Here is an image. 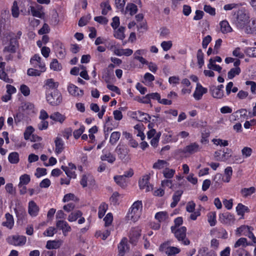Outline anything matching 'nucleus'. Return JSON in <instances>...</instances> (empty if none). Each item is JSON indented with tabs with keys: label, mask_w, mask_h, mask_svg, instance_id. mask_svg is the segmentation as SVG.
Listing matches in <instances>:
<instances>
[{
	"label": "nucleus",
	"mask_w": 256,
	"mask_h": 256,
	"mask_svg": "<svg viewBox=\"0 0 256 256\" xmlns=\"http://www.w3.org/2000/svg\"><path fill=\"white\" fill-rule=\"evenodd\" d=\"M108 209V205L104 203H102L98 208V215L99 218H102Z\"/></svg>",
	"instance_id": "47"
},
{
	"label": "nucleus",
	"mask_w": 256,
	"mask_h": 256,
	"mask_svg": "<svg viewBox=\"0 0 256 256\" xmlns=\"http://www.w3.org/2000/svg\"><path fill=\"white\" fill-rule=\"evenodd\" d=\"M210 90L214 98H222L224 96V91L217 88L216 86H211Z\"/></svg>",
	"instance_id": "17"
},
{
	"label": "nucleus",
	"mask_w": 256,
	"mask_h": 256,
	"mask_svg": "<svg viewBox=\"0 0 256 256\" xmlns=\"http://www.w3.org/2000/svg\"><path fill=\"white\" fill-rule=\"evenodd\" d=\"M252 228L247 226L243 225L238 228L236 230V234L238 236L244 235V234H248Z\"/></svg>",
	"instance_id": "30"
},
{
	"label": "nucleus",
	"mask_w": 256,
	"mask_h": 256,
	"mask_svg": "<svg viewBox=\"0 0 256 256\" xmlns=\"http://www.w3.org/2000/svg\"><path fill=\"white\" fill-rule=\"evenodd\" d=\"M42 70H38L34 68H28L27 72V74L30 76H40L42 72Z\"/></svg>",
	"instance_id": "56"
},
{
	"label": "nucleus",
	"mask_w": 256,
	"mask_h": 256,
	"mask_svg": "<svg viewBox=\"0 0 256 256\" xmlns=\"http://www.w3.org/2000/svg\"><path fill=\"white\" fill-rule=\"evenodd\" d=\"M19 47L18 40L15 38H11L8 46L4 47L2 52L4 54H14Z\"/></svg>",
	"instance_id": "5"
},
{
	"label": "nucleus",
	"mask_w": 256,
	"mask_h": 256,
	"mask_svg": "<svg viewBox=\"0 0 256 256\" xmlns=\"http://www.w3.org/2000/svg\"><path fill=\"white\" fill-rule=\"evenodd\" d=\"M8 160L11 164H16L19 162V154L17 152H12L10 154Z\"/></svg>",
	"instance_id": "35"
},
{
	"label": "nucleus",
	"mask_w": 256,
	"mask_h": 256,
	"mask_svg": "<svg viewBox=\"0 0 256 256\" xmlns=\"http://www.w3.org/2000/svg\"><path fill=\"white\" fill-rule=\"evenodd\" d=\"M186 228L185 226H182L176 230L174 232V236L178 241H181L184 245H188L190 244V240L186 238Z\"/></svg>",
	"instance_id": "4"
},
{
	"label": "nucleus",
	"mask_w": 256,
	"mask_h": 256,
	"mask_svg": "<svg viewBox=\"0 0 256 256\" xmlns=\"http://www.w3.org/2000/svg\"><path fill=\"white\" fill-rule=\"evenodd\" d=\"M204 54L202 50L201 49H199L197 52L196 58L198 60V64L200 68H202L204 64Z\"/></svg>",
	"instance_id": "45"
},
{
	"label": "nucleus",
	"mask_w": 256,
	"mask_h": 256,
	"mask_svg": "<svg viewBox=\"0 0 256 256\" xmlns=\"http://www.w3.org/2000/svg\"><path fill=\"white\" fill-rule=\"evenodd\" d=\"M69 93L75 96H82L84 94V91L79 90L78 88L73 84H70L68 87Z\"/></svg>",
	"instance_id": "13"
},
{
	"label": "nucleus",
	"mask_w": 256,
	"mask_h": 256,
	"mask_svg": "<svg viewBox=\"0 0 256 256\" xmlns=\"http://www.w3.org/2000/svg\"><path fill=\"white\" fill-rule=\"evenodd\" d=\"M113 220L112 214L111 213H108L104 219L105 222V226H109L112 222Z\"/></svg>",
	"instance_id": "62"
},
{
	"label": "nucleus",
	"mask_w": 256,
	"mask_h": 256,
	"mask_svg": "<svg viewBox=\"0 0 256 256\" xmlns=\"http://www.w3.org/2000/svg\"><path fill=\"white\" fill-rule=\"evenodd\" d=\"M124 28L123 26H120L117 30L115 32L114 34V36L116 38L122 40L124 38L125 35L124 34Z\"/></svg>",
	"instance_id": "43"
},
{
	"label": "nucleus",
	"mask_w": 256,
	"mask_h": 256,
	"mask_svg": "<svg viewBox=\"0 0 256 256\" xmlns=\"http://www.w3.org/2000/svg\"><path fill=\"white\" fill-rule=\"evenodd\" d=\"M232 256H250V254L244 249L240 248L233 250Z\"/></svg>",
	"instance_id": "40"
},
{
	"label": "nucleus",
	"mask_w": 256,
	"mask_h": 256,
	"mask_svg": "<svg viewBox=\"0 0 256 256\" xmlns=\"http://www.w3.org/2000/svg\"><path fill=\"white\" fill-rule=\"evenodd\" d=\"M91 18L90 14L82 17L78 21V24L80 26H86Z\"/></svg>",
	"instance_id": "48"
},
{
	"label": "nucleus",
	"mask_w": 256,
	"mask_h": 256,
	"mask_svg": "<svg viewBox=\"0 0 256 256\" xmlns=\"http://www.w3.org/2000/svg\"><path fill=\"white\" fill-rule=\"evenodd\" d=\"M114 180L117 184L122 188H124L126 186V179L122 175L114 176Z\"/></svg>",
	"instance_id": "29"
},
{
	"label": "nucleus",
	"mask_w": 256,
	"mask_h": 256,
	"mask_svg": "<svg viewBox=\"0 0 256 256\" xmlns=\"http://www.w3.org/2000/svg\"><path fill=\"white\" fill-rule=\"evenodd\" d=\"M100 158L103 161H107L110 164H113L116 160L115 156L110 152H108L101 156Z\"/></svg>",
	"instance_id": "28"
},
{
	"label": "nucleus",
	"mask_w": 256,
	"mask_h": 256,
	"mask_svg": "<svg viewBox=\"0 0 256 256\" xmlns=\"http://www.w3.org/2000/svg\"><path fill=\"white\" fill-rule=\"evenodd\" d=\"M142 208V202L140 200L135 202L132 205L130 210H129L127 217L130 220L135 222L140 217Z\"/></svg>",
	"instance_id": "1"
},
{
	"label": "nucleus",
	"mask_w": 256,
	"mask_h": 256,
	"mask_svg": "<svg viewBox=\"0 0 256 256\" xmlns=\"http://www.w3.org/2000/svg\"><path fill=\"white\" fill-rule=\"evenodd\" d=\"M220 220L224 224H230L234 221V216L230 212H226L220 215Z\"/></svg>",
	"instance_id": "15"
},
{
	"label": "nucleus",
	"mask_w": 256,
	"mask_h": 256,
	"mask_svg": "<svg viewBox=\"0 0 256 256\" xmlns=\"http://www.w3.org/2000/svg\"><path fill=\"white\" fill-rule=\"evenodd\" d=\"M249 20V16L243 10L237 12L236 24L238 28L244 29Z\"/></svg>",
	"instance_id": "2"
},
{
	"label": "nucleus",
	"mask_w": 256,
	"mask_h": 256,
	"mask_svg": "<svg viewBox=\"0 0 256 256\" xmlns=\"http://www.w3.org/2000/svg\"><path fill=\"white\" fill-rule=\"evenodd\" d=\"M48 102L52 106H58L62 102V96L58 90H54L46 96Z\"/></svg>",
	"instance_id": "3"
},
{
	"label": "nucleus",
	"mask_w": 256,
	"mask_h": 256,
	"mask_svg": "<svg viewBox=\"0 0 256 256\" xmlns=\"http://www.w3.org/2000/svg\"><path fill=\"white\" fill-rule=\"evenodd\" d=\"M50 118L52 120L62 123L66 120V116L59 112H54L50 115Z\"/></svg>",
	"instance_id": "22"
},
{
	"label": "nucleus",
	"mask_w": 256,
	"mask_h": 256,
	"mask_svg": "<svg viewBox=\"0 0 256 256\" xmlns=\"http://www.w3.org/2000/svg\"><path fill=\"white\" fill-rule=\"evenodd\" d=\"M82 214L80 210H76L72 212L68 216V220L70 222H72L76 220L78 218H80Z\"/></svg>",
	"instance_id": "33"
},
{
	"label": "nucleus",
	"mask_w": 256,
	"mask_h": 256,
	"mask_svg": "<svg viewBox=\"0 0 256 256\" xmlns=\"http://www.w3.org/2000/svg\"><path fill=\"white\" fill-rule=\"evenodd\" d=\"M84 126H81L80 128L75 130L73 132L74 138L76 139L78 138L84 132Z\"/></svg>",
	"instance_id": "60"
},
{
	"label": "nucleus",
	"mask_w": 256,
	"mask_h": 256,
	"mask_svg": "<svg viewBox=\"0 0 256 256\" xmlns=\"http://www.w3.org/2000/svg\"><path fill=\"white\" fill-rule=\"evenodd\" d=\"M5 216L6 218V221L2 222V225L4 226H6L10 229H12L14 224L13 216L9 213H6Z\"/></svg>",
	"instance_id": "20"
},
{
	"label": "nucleus",
	"mask_w": 256,
	"mask_h": 256,
	"mask_svg": "<svg viewBox=\"0 0 256 256\" xmlns=\"http://www.w3.org/2000/svg\"><path fill=\"white\" fill-rule=\"evenodd\" d=\"M90 180L91 182H94V180L92 178V177L90 175L84 174L82 176L80 182V184L83 188H85L88 186V182Z\"/></svg>",
	"instance_id": "37"
},
{
	"label": "nucleus",
	"mask_w": 256,
	"mask_h": 256,
	"mask_svg": "<svg viewBox=\"0 0 256 256\" xmlns=\"http://www.w3.org/2000/svg\"><path fill=\"white\" fill-rule=\"evenodd\" d=\"M169 164L164 160H158L154 164L152 168L154 169L161 170L168 166Z\"/></svg>",
	"instance_id": "24"
},
{
	"label": "nucleus",
	"mask_w": 256,
	"mask_h": 256,
	"mask_svg": "<svg viewBox=\"0 0 256 256\" xmlns=\"http://www.w3.org/2000/svg\"><path fill=\"white\" fill-rule=\"evenodd\" d=\"M30 10L32 15L38 18H42L44 14H42L38 10H36L34 6H30Z\"/></svg>",
	"instance_id": "55"
},
{
	"label": "nucleus",
	"mask_w": 256,
	"mask_h": 256,
	"mask_svg": "<svg viewBox=\"0 0 256 256\" xmlns=\"http://www.w3.org/2000/svg\"><path fill=\"white\" fill-rule=\"evenodd\" d=\"M247 240L244 238H239L235 243L234 247L235 248H238L240 246H248Z\"/></svg>",
	"instance_id": "50"
},
{
	"label": "nucleus",
	"mask_w": 256,
	"mask_h": 256,
	"mask_svg": "<svg viewBox=\"0 0 256 256\" xmlns=\"http://www.w3.org/2000/svg\"><path fill=\"white\" fill-rule=\"evenodd\" d=\"M133 53V50L130 48L126 49H116L114 50V54L118 56H130Z\"/></svg>",
	"instance_id": "23"
},
{
	"label": "nucleus",
	"mask_w": 256,
	"mask_h": 256,
	"mask_svg": "<svg viewBox=\"0 0 256 256\" xmlns=\"http://www.w3.org/2000/svg\"><path fill=\"white\" fill-rule=\"evenodd\" d=\"M236 211L238 215L243 218L245 212H250V209L248 206L241 203H239L236 208Z\"/></svg>",
	"instance_id": "21"
},
{
	"label": "nucleus",
	"mask_w": 256,
	"mask_h": 256,
	"mask_svg": "<svg viewBox=\"0 0 256 256\" xmlns=\"http://www.w3.org/2000/svg\"><path fill=\"white\" fill-rule=\"evenodd\" d=\"M12 14L13 17L18 18L19 16V8L18 4V2L14 0L13 2L12 6Z\"/></svg>",
	"instance_id": "46"
},
{
	"label": "nucleus",
	"mask_w": 256,
	"mask_h": 256,
	"mask_svg": "<svg viewBox=\"0 0 256 256\" xmlns=\"http://www.w3.org/2000/svg\"><path fill=\"white\" fill-rule=\"evenodd\" d=\"M58 82H56L53 79L50 78L46 81L44 87H45L46 90L52 89L54 90H56V88L58 87Z\"/></svg>",
	"instance_id": "25"
},
{
	"label": "nucleus",
	"mask_w": 256,
	"mask_h": 256,
	"mask_svg": "<svg viewBox=\"0 0 256 256\" xmlns=\"http://www.w3.org/2000/svg\"><path fill=\"white\" fill-rule=\"evenodd\" d=\"M41 58L38 54H34L30 59V64L34 68H38L42 72H45L46 68L44 62H41Z\"/></svg>",
	"instance_id": "9"
},
{
	"label": "nucleus",
	"mask_w": 256,
	"mask_h": 256,
	"mask_svg": "<svg viewBox=\"0 0 256 256\" xmlns=\"http://www.w3.org/2000/svg\"><path fill=\"white\" fill-rule=\"evenodd\" d=\"M56 226L58 229L62 230V234L64 236H67L68 233L72 230L71 227L64 220H57Z\"/></svg>",
	"instance_id": "8"
},
{
	"label": "nucleus",
	"mask_w": 256,
	"mask_h": 256,
	"mask_svg": "<svg viewBox=\"0 0 256 256\" xmlns=\"http://www.w3.org/2000/svg\"><path fill=\"white\" fill-rule=\"evenodd\" d=\"M20 90L21 92L24 96H28L30 94V90L29 88L25 84H22L20 86Z\"/></svg>",
	"instance_id": "64"
},
{
	"label": "nucleus",
	"mask_w": 256,
	"mask_h": 256,
	"mask_svg": "<svg viewBox=\"0 0 256 256\" xmlns=\"http://www.w3.org/2000/svg\"><path fill=\"white\" fill-rule=\"evenodd\" d=\"M180 252V250L179 248L174 246H170L167 248L166 252V254L174 255L179 253Z\"/></svg>",
	"instance_id": "58"
},
{
	"label": "nucleus",
	"mask_w": 256,
	"mask_h": 256,
	"mask_svg": "<svg viewBox=\"0 0 256 256\" xmlns=\"http://www.w3.org/2000/svg\"><path fill=\"white\" fill-rule=\"evenodd\" d=\"M126 246V240L123 238L118 246V250L120 256H123L125 252V247Z\"/></svg>",
	"instance_id": "44"
},
{
	"label": "nucleus",
	"mask_w": 256,
	"mask_h": 256,
	"mask_svg": "<svg viewBox=\"0 0 256 256\" xmlns=\"http://www.w3.org/2000/svg\"><path fill=\"white\" fill-rule=\"evenodd\" d=\"M204 10L211 16H214L216 14V9L210 5H204Z\"/></svg>",
	"instance_id": "59"
},
{
	"label": "nucleus",
	"mask_w": 256,
	"mask_h": 256,
	"mask_svg": "<svg viewBox=\"0 0 256 256\" xmlns=\"http://www.w3.org/2000/svg\"><path fill=\"white\" fill-rule=\"evenodd\" d=\"M220 31L222 34H227L232 32V29L230 26L228 22L224 20L220 23Z\"/></svg>",
	"instance_id": "19"
},
{
	"label": "nucleus",
	"mask_w": 256,
	"mask_h": 256,
	"mask_svg": "<svg viewBox=\"0 0 256 256\" xmlns=\"http://www.w3.org/2000/svg\"><path fill=\"white\" fill-rule=\"evenodd\" d=\"M241 70L240 67L234 68L230 70L228 73V79L233 78L236 76L238 75L240 73Z\"/></svg>",
	"instance_id": "38"
},
{
	"label": "nucleus",
	"mask_w": 256,
	"mask_h": 256,
	"mask_svg": "<svg viewBox=\"0 0 256 256\" xmlns=\"http://www.w3.org/2000/svg\"><path fill=\"white\" fill-rule=\"evenodd\" d=\"M50 68L55 71H60L62 69V66L56 59H54L50 64Z\"/></svg>",
	"instance_id": "41"
},
{
	"label": "nucleus",
	"mask_w": 256,
	"mask_h": 256,
	"mask_svg": "<svg viewBox=\"0 0 256 256\" xmlns=\"http://www.w3.org/2000/svg\"><path fill=\"white\" fill-rule=\"evenodd\" d=\"M59 247V245L58 242L56 241L49 240L47 242L46 248L48 249H56Z\"/></svg>",
	"instance_id": "57"
},
{
	"label": "nucleus",
	"mask_w": 256,
	"mask_h": 256,
	"mask_svg": "<svg viewBox=\"0 0 256 256\" xmlns=\"http://www.w3.org/2000/svg\"><path fill=\"white\" fill-rule=\"evenodd\" d=\"M175 173V170L173 169L166 168L163 174L164 176L166 178H172Z\"/></svg>",
	"instance_id": "52"
},
{
	"label": "nucleus",
	"mask_w": 256,
	"mask_h": 256,
	"mask_svg": "<svg viewBox=\"0 0 256 256\" xmlns=\"http://www.w3.org/2000/svg\"><path fill=\"white\" fill-rule=\"evenodd\" d=\"M160 46L162 48L163 50L165 52H166L172 48V43L171 40L164 41L161 43Z\"/></svg>",
	"instance_id": "53"
},
{
	"label": "nucleus",
	"mask_w": 256,
	"mask_h": 256,
	"mask_svg": "<svg viewBox=\"0 0 256 256\" xmlns=\"http://www.w3.org/2000/svg\"><path fill=\"white\" fill-rule=\"evenodd\" d=\"M118 156L122 160H125L128 155V150L126 148H122L119 146H118L116 149Z\"/></svg>",
	"instance_id": "26"
},
{
	"label": "nucleus",
	"mask_w": 256,
	"mask_h": 256,
	"mask_svg": "<svg viewBox=\"0 0 256 256\" xmlns=\"http://www.w3.org/2000/svg\"><path fill=\"white\" fill-rule=\"evenodd\" d=\"M200 150L199 145L196 143H192L187 146H186L183 152L185 154L188 153L190 154H193L198 152Z\"/></svg>",
	"instance_id": "12"
},
{
	"label": "nucleus",
	"mask_w": 256,
	"mask_h": 256,
	"mask_svg": "<svg viewBox=\"0 0 256 256\" xmlns=\"http://www.w3.org/2000/svg\"><path fill=\"white\" fill-rule=\"evenodd\" d=\"M244 31L246 34H256V19L252 18L248 22L244 28Z\"/></svg>",
	"instance_id": "10"
},
{
	"label": "nucleus",
	"mask_w": 256,
	"mask_h": 256,
	"mask_svg": "<svg viewBox=\"0 0 256 256\" xmlns=\"http://www.w3.org/2000/svg\"><path fill=\"white\" fill-rule=\"evenodd\" d=\"M61 168L65 172L68 177L74 178L76 177L75 172L68 168V166H62Z\"/></svg>",
	"instance_id": "49"
},
{
	"label": "nucleus",
	"mask_w": 256,
	"mask_h": 256,
	"mask_svg": "<svg viewBox=\"0 0 256 256\" xmlns=\"http://www.w3.org/2000/svg\"><path fill=\"white\" fill-rule=\"evenodd\" d=\"M208 92L206 88H204L200 84H197L196 90L193 94L194 98L196 100H200L202 98L204 94Z\"/></svg>",
	"instance_id": "11"
},
{
	"label": "nucleus",
	"mask_w": 256,
	"mask_h": 256,
	"mask_svg": "<svg viewBox=\"0 0 256 256\" xmlns=\"http://www.w3.org/2000/svg\"><path fill=\"white\" fill-rule=\"evenodd\" d=\"M34 129L32 126H28L24 132V138L28 140L30 138V136L34 132Z\"/></svg>",
	"instance_id": "61"
},
{
	"label": "nucleus",
	"mask_w": 256,
	"mask_h": 256,
	"mask_svg": "<svg viewBox=\"0 0 256 256\" xmlns=\"http://www.w3.org/2000/svg\"><path fill=\"white\" fill-rule=\"evenodd\" d=\"M150 176L149 175L143 176L142 179L139 180L138 184L140 189H146V192H148L152 190V186L150 184L149 180Z\"/></svg>",
	"instance_id": "7"
},
{
	"label": "nucleus",
	"mask_w": 256,
	"mask_h": 256,
	"mask_svg": "<svg viewBox=\"0 0 256 256\" xmlns=\"http://www.w3.org/2000/svg\"><path fill=\"white\" fill-rule=\"evenodd\" d=\"M56 149L55 152L56 154H60L64 150V142L62 138L56 137L54 140Z\"/></svg>",
	"instance_id": "16"
},
{
	"label": "nucleus",
	"mask_w": 256,
	"mask_h": 256,
	"mask_svg": "<svg viewBox=\"0 0 256 256\" xmlns=\"http://www.w3.org/2000/svg\"><path fill=\"white\" fill-rule=\"evenodd\" d=\"M30 180V175L24 174L22 175L20 178V182L18 184L19 188L22 187L24 185L28 184Z\"/></svg>",
	"instance_id": "27"
},
{
	"label": "nucleus",
	"mask_w": 256,
	"mask_h": 256,
	"mask_svg": "<svg viewBox=\"0 0 256 256\" xmlns=\"http://www.w3.org/2000/svg\"><path fill=\"white\" fill-rule=\"evenodd\" d=\"M224 178H222V181L225 182H228L232 174V169L231 166H228L224 170Z\"/></svg>",
	"instance_id": "32"
},
{
	"label": "nucleus",
	"mask_w": 256,
	"mask_h": 256,
	"mask_svg": "<svg viewBox=\"0 0 256 256\" xmlns=\"http://www.w3.org/2000/svg\"><path fill=\"white\" fill-rule=\"evenodd\" d=\"M256 192V188L254 186L250 187V188H244L240 190V193L244 198L250 196Z\"/></svg>",
	"instance_id": "34"
},
{
	"label": "nucleus",
	"mask_w": 256,
	"mask_h": 256,
	"mask_svg": "<svg viewBox=\"0 0 256 256\" xmlns=\"http://www.w3.org/2000/svg\"><path fill=\"white\" fill-rule=\"evenodd\" d=\"M100 6L102 8V14L103 15H106L108 11L111 10V6L108 1L102 2Z\"/></svg>",
	"instance_id": "42"
},
{
	"label": "nucleus",
	"mask_w": 256,
	"mask_h": 256,
	"mask_svg": "<svg viewBox=\"0 0 256 256\" xmlns=\"http://www.w3.org/2000/svg\"><path fill=\"white\" fill-rule=\"evenodd\" d=\"M0 78L8 83H12V79L8 78V74L4 70H0Z\"/></svg>",
	"instance_id": "54"
},
{
	"label": "nucleus",
	"mask_w": 256,
	"mask_h": 256,
	"mask_svg": "<svg viewBox=\"0 0 256 256\" xmlns=\"http://www.w3.org/2000/svg\"><path fill=\"white\" fill-rule=\"evenodd\" d=\"M120 136V133L119 132H114L110 136V142L114 145L116 143Z\"/></svg>",
	"instance_id": "39"
},
{
	"label": "nucleus",
	"mask_w": 256,
	"mask_h": 256,
	"mask_svg": "<svg viewBox=\"0 0 256 256\" xmlns=\"http://www.w3.org/2000/svg\"><path fill=\"white\" fill-rule=\"evenodd\" d=\"M168 218V214L166 212H157L155 215V218L159 222H164Z\"/></svg>",
	"instance_id": "36"
},
{
	"label": "nucleus",
	"mask_w": 256,
	"mask_h": 256,
	"mask_svg": "<svg viewBox=\"0 0 256 256\" xmlns=\"http://www.w3.org/2000/svg\"><path fill=\"white\" fill-rule=\"evenodd\" d=\"M140 236V230L138 228H134L131 230L130 234V242L134 244Z\"/></svg>",
	"instance_id": "18"
},
{
	"label": "nucleus",
	"mask_w": 256,
	"mask_h": 256,
	"mask_svg": "<svg viewBox=\"0 0 256 256\" xmlns=\"http://www.w3.org/2000/svg\"><path fill=\"white\" fill-rule=\"evenodd\" d=\"M8 242L15 246H22L26 242V238L24 236L14 235L7 238Z\"/></svg>",
	"instance_id": "6"
},
{
	"label": "nucleus",
	"mask_w": 256,
	"mask_h": 256,
	"mask_svg": "<svg viewBox=\"0 0 256 256\" xmlns=\"http://www.w3.org/2000/svg\"><path fill=\"white\" fill-rule=\"evenodd\" d=\"M137 11L138 8L135 4L132 3L128 4L126 8V13L129 12L131 16H133L136 13Z\"/></svg>",
	"instance_id": "31"
},
{
	"label": "nucleus",
	"mask_w": 256,
	"mask_h": 256,
	"mask_svg": "<svg viewBox=\"0 0 256 256\" xmlns=\"http://www.w3.org/2000/svg\"><path fill=\"white\" fill-rule=\"evenodd\" d=\"M39 210V207L34 201L31 200L29 202L28 212L32 216H36L38 214Z\"/></svg>",
	"instance_id": "14"
},
{
	"label": "nucleus",
	"mask_w": 256,
	"mask_h": 256,
	"mask_svg": "<svg viewBox=\"0 0 256 256\" xmlns=\"http://www.w3.org/2000/svg\"><path fill=\"white\" fill-rule=\"evenodd\" d=\"M252 150L249 147H244L242 150V156L244 158H247L249 156H250L252 154Z\"/></svg>",
	"instance_id": "51"
},
{
	"label": "nucleus",
	"mask_w": 256,
	"mask_h": 256,
	"mask_svg": "<svg viewBox=\"0 0 256 256\" xmlns=\"http://www.w3.org/2000/svg\"><path fill=\"white\" fill-rule=\"evenodd\" d=\"M56 232V230L54 227H49L44 232V234L48 236H52Z\"/></svg>",
	"instance_id": "63"
}]
</instances>
